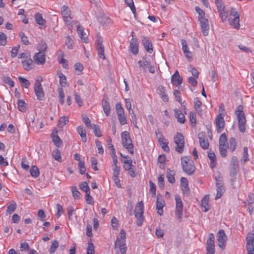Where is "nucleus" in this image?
<instances>
[{
	"mask_svg": "<svg viewBox=\"0 0 254 254\" xmlns=\"http://www.w3.org/2000/svg\"><path fill=\"white\" fill-rule=\"evenodd\" d=\"M51 137L52 141L56 146L59 147L61 145L62 142L60 138L57 135V131L55 133H52Z\"/></svg>",
	"mask_w": 254,
	"mask_h": 254,
	"instance_id": "34",
	"label": "nucleus"
},
{
	"mask_svg": "<svg viewBox=\"0 0 254 254\" xmlns=\"http://www.w3.org/2000/svg\"><path fill=\"white\" fill-rule=\"evenodd\" d=\"M16 208V204L14 201L7 207L6 212L9 214L13 213Z\"/></svg>",
	"mask_w": 254,
	"mask_h": 254,
	"instance_id": "49",
	"label": "nucleus"
},
{
	"mask_svg": "<svg viewBox=\"0 0 254 254\" xmlns=\"http://www.w3.org/2000/svg\"><path fill=\"white\" fill-rule=\"evenodd\" d=\"M33 60L37 64H44L45 63V55L43 52H39L33 56Z\"/></svg>",
	"mask_w": 254,
	"mask_h": 254,
	"instance_id": "18",
	"label": "nucleus"
},
{
	"mask_svg": "<svg viewBox=\"0 0 254 254\" xmlns=\"http://www.w3.org/2000/svg\"><path fill=\"white\" fill-rule=\"evenodd\" d=\"M183 82V78L181 77L179 74V71L176 70L174 74L172 76L171 78V82L172 83L176 85V86H179Z\"/></svg>",
	"mask_w": 254,
	"mask_h": 254,
	"instance_id": "21",
	"label": "nucleus"
},
{
	"mask_svg": "<svg viewBox=\"0 0 254 254\" xmlns=\"http://www.w3.org/2000/svg\"><path fill=\"white\" fill-rule=\"evenodd\" d=\"M142 43L146 51L149 53H151L153 51L152 45L149 39L143 37Z\"/></svg>",
	"mask_w": 254,
	"mask_h": 254,
	"instance_id": "24",
	"label": "nucleus"
},
{
	"mask_svg": "<svg viewBox=\"0 0 254 254\" xmlns=\"http://www.w3.org/2000/svg\"><path fill=\"white\" fill-rule=\"evenodd\" d=\"M175 116L177 119L178 122L184 124L185 122V118L184 114L178 110H175Z\"/></svg>",
	"mask_w": 254,
	"mask_h": 254,
	"instance_id": "37",
	"label": "nucleus"
},
{
	"mask_svg": "<svg viewBox=\"0 0 254 254\" xmlns=\"http://www.w3.org/2000/svg\"><path fill=\"white\" fill-rule=\"evenodd\" d=\"M102 106L106 116H109L111 112V107L107 99L102 100Z\"/></svg>",
	"mask_w": 254,
	"mask_h": 254,
	"instance_id": "26",
	"label": "nucleus"
},
{
	"mask_svg": "<svg viewBox=\"0 0 254 254\" xmlns=\"http://www.w3.org/2000/svg\"><path fill=\"white\" fill-rule=\"evenodd\" d=\"M61 14L68 28L71 30L73 28L72 23L74 21H72V18L70 16L71 11L69 8L66 5L63 6L61 8Z\"/></svg>",
	"mask_w": 254,
	"mask_h": 254,
	"instance_id": "5",
	"label": "nucleus"
},
{
	"mask_svg": "<svg viewBox=\"0 0 254 254\" xmlns=\"http://www.w3.org/2000/svg\"><path fill=\"white\" fill-rule=\"evenodd\" d=\"M2 81L7 84H8L10 87H13L14 83L13 81L8 76H3L2 78Z\"/></svg>",
	"mask_w": 254,
	"mask_h": 254,
	"instance_id": "55",
	"label": "nucleus"
},
{
	"mask_svg": "<svg viewBox=\"0 0 254 254\" xmlns=\"http://www.w3.org/2000/svg\"><path fill=\"white\" fill-rule=\"evenodd\" d=\"M181 44L182 45V50L185 57L187 59H190L192 58V53L189 50V48L187 45V42L185 40L182 39L181 40Z\"/></svg>",
	"mask_w": 254,
	"mask_h": 254,
	"instance_id": "23",
	"label": "nucleus"
},
{
	"mask_svg": "<svg viewBox=\"0 0 254 254\" xmlns=\"http://www.w3.org/2000/svg\"><path fill=\"white\" fill-rule=\"evenodd\" d=\"M209 198L207 196H204L201 200V207L202 211L204 212H207L210 209V207L208 205Z\"/></svg>",
	"mask_w": 254,
	"mask_h": 254,
	"instance_id": "30",
	"label": "nucleus"
},
{
	"mask_svg": "<svg viewBox=\"0 0 254 254\" xmlns=\"http://www.w3.org/2000/svg\"><path fill=\"white\" fill-rule=\"evenodd\" d=\"M53 156L56 160L60 162H62L61 151L58 149H55L53 150Z\"/></svg>",
	"mask_w": 254,
	"mask_h": 254,
	"instance_id": "43",
	"label": "nucleus"
},
{
	"mask_svg": "<svg viewBox=\"0 0 254 254\" xmlns=\"http://www.w3.org/2000/svg\"><path fill=\"white\" fill-rule=\"evenodd\" d=\"M75 24H76V26H77V32L78 34L81 39L84 40V42L86 43V41L87 39L86 34L84 32L83 28L79 25V23L77 22H75Z\"/></svg>",
	"mask_w": 254,
	"mask_h": 254,
	"instance_id": "27",
	"label": "nucleus"
},
{
	"mask_svg": "<svg viewBox=\"0 0 254 254\" xmlns=\"http://www.w3.org/2000/svg\"><path fill=\"white\" fill-rule=\"evenodd\" d=\"M214 235L212 233L209 235V238L207 240L206 245V254H214L215 253V245H214Z\"/></svg>",
	"mask_w": 254,
	"mask_h": 254,
	"instance_id": "12",
	"label": "nucleus"
},
{
	"mask_svg": "<svg viewBox=\"0 0 254 254\" xmlns=\"http://www.w3.org/2000/svg\"><path fill=\"white\" fill-rule=\"evenodd\" d=\"M215 3L218 11H222L225 9L224 4L222 0H215Z\"/></svg>",
	"mask_w": 254,
	"mask_h": 254,
	"instance_id": "56",
	"label": "nucleus"
},
{
	"mask_svg": "<svg viewBox=\"0 0 254 254\" xmlns=\"http://www.w3.org/2000/svg\"><path fill=\"white\" fill-rule=\"evenodd\" d=\"M174 175V174L173 171L169 170V172H167V178L168 182L171 184H173L175 181Z\"/></svg>",
	"mask_w": 254,
	"mask_h": 254,
	"instance_id": "59",
	"label": "nucleus"
},
{
	"mask_svg": "<svg viewBox=\"0 0 254 254\" xmlns=\"http://www.w3.org/2000/svg\"><path fill=\"white\" fill-rule=\"evenodd\" d=\"M77 131L82 138V141L84 142H86V131L84 128L82 126H79L77 128Z\"/></svg>",
	"mask_w": 254,
	"mask_h": 254,
	"instance_id": "36",
	"label": "nucleus"
},
{
	"mask_svg": "<svg viewBox=\"0 0 254 254\" xmlns=\"http://www.w3.org/2000/svg\"><path fill=\"white\" fill-rule=\"evenodd\" d=\"M35 18L36 23L40 25L41 26L45 25V19H44L43 18V17H42L41 14H40L39 13H36L35 15Z\"/></svg>",
	"mask_w": 254,
	"mask_h": 254,
	"instance_id": "39",
	"label": "nucleus"
},
{
	"mask_svg": "<svg viewBox=\"0 0 254 254\" xmlns=\"http://www.w3.org/2000/svg\"><path fill=\"white\" fill-rule=\"evenodd\" d=\"M58 93L59 94V101L62 105H64V92L63 89L62 88H59L58 89Z\"/></svg>",
	"mask_w": 254,
	"mask_h": 254,
	"instance_id": "53",
	"label": "nucleus"
},
{
	"mask_svg": "<svg viewBox=\"0 0 254 254\" xmlns=\"http://www.w3.org/2000/svg\"><path fill=\"white\" fill-rule=\"evenodd\" d=\"M113 177L115 178L116 180L119 182L120 180L118 179V176L120 174V168L119 166L116 165L113 166Z\"/></svg>",
	"mask_w": 254,
	"mask_h": 254,
	"instance_id": "45",
	"label": "nucleus"
},
{
	"mask_svg": "<svg viewBox=\"0 0 254 254\" xmlns=\"http://www.w3.org/2000/svg\"><path fill=\"white\" fill-rule=\"evenodd\" d=\"M122 143L124 147L131 154L134 153L133 145L128 132L127 131L121 133Z\"/></svg>",
	"mask_w": 254,
	"mask_h": 254,
	"instance_id": "4",
	"label": "nucleus"
},
{
	"mask_svg": "<svg viewBox=\"0 0 254 254\" xmlns=\"http://www.w3.org/2000/svg\"><path fill=\"white\" fill-rule=\"evenodd\" d=\"M150 62L147 61H139L138 64L139 68L142 69L144 71H146V68L149 66Z\"/></svg>",
	"mask_w": 254,
	"mask_h": 254,
	"instance_id": "46",
	"label": "nucleus"
},
{
	"mask_svg": "<svg viewBox=\"0 0 254 254\" xmlns=\"http://www.w3.org/2000/svg\"><path fill=\"white\" fill-rule=\"evenodd\" d=\"M73 40L69 36H67L65 38V45L66 46L68 49H73Z\"/></svg>",
	"mask_w": 254,
	"mask_h": 254,
	"instance_id": "50",
	"label": "nucleus"
},
{
	"mask_svg": "<svg viewBox=\"0 0 254 254\" xmlns=\"http://www.w3.org/2000/svg\"><path fill=\"white\" fill-rule=\"evenodd\" d=\"M189 118H190V121L191 123V124H192V126L193 127L195 126V125L196 124V122L195 113L194 112H190Z\"/></svg>",
	"mask_w": 254,
	"mask_h": 254,
	"instance_id": "61",
	"label": "nucleus"
},
{
	"mask_svg": "<svg viewBox=\"0 0 254 254\" xmlns=\"http://www.w3.org/2000/svg\"><path fill=\"white\" fill-rule=\"evenodd\" d=\"M122 162L123 163H124V167L125 170H130L131 167H133L134 166L132 164V161L131 159L127 160H122Z\"/></svg>",
	"mask_w": 254,
	"mask_h": 254,
	"instance_id": "40",
	"label": "nucleus"
},
{
	"mask_svg": "<svg viewBox=\"0 0 254 254\" xmlns=\"http://www.w3.org/2000/svg\"><path fill=\"white\" fill-rule=\"evenodd\" d=\"M59 77L60 78V83L63 87L65 86L66 83V79L65 76L62 72L59 73Z\"/></svg>",
	"mask_w": 254,
	"mask_h": 254,
	"instance_id": "51",
	"label": "nucleus"
},
{
	"mask_svg": "<svg viewBox=\"0 0 254 254\" xmlns=\"http://www.w3.org/2000/svg\"><path fill=\"white\" fill-rule=\"evenodd\" d=\"M96 49L98 51V55L101 59L105 60V56L104 55V46L102 44V37L99 34H97L96 36Z\"/></svg>",
	"mask_w": 254,
	"mask_h": 254,
	"instance_id": "11",
	"label": "nucleus"
},
{
	"mask_svg": "<svg viewBox=\"0 0 254 254\" xmlns=\"http://www.w3.org/2000/svg\"><path fill=\"white\" fill-rule=\"evenodd\" d=\"M59 247V242L56 240H54L52 241V245L50 246V249H49V253L50 254H53L55 252L56 249Z\"/></svg>",
	"mask_w": 254,
	"mask_h": 254,
	"instance_id": "42",
	"label": "nucleus"
},
{
	"mask_svg": "<svg viewBox=\"0 0 254 254\" xmlns=\"http://www.w3.org/2000/svg\"><path fill=\"white\" fill-rule=\"evenodd\" d=\"M78 167L79 168L80 173L81 174H84L86 171V168L85 166L84 162L83 161L78 162Z\"/></svg>",
	"mask_w": 254,
	"mask_h": 254,
	"instance_id": "64",
	"label": "nucleus"
},
{
	"mask_svg": "<svg viewBox=\"0 0 254 254\" xmlns=\"http://www.w3.org/2000/svg\"><path fill=\"white\" fill-rule=\"evenodd\" d=\"M217 237L219 247L222 249H224L226 246L227 237L223 230L221 229L219 231L217 234Z\"/></svg>",
	"mask_w": 254,
	"mask_h": 254,
	"instance_id": "14",
	"label": "nucleus"
},
{
	"mask_svg": "<svg viewBox=\"0 0 254 254\" xmlns=\"http://www.w3.org/2000/svg\"><path fill=\"white\" fill-rule=\"evenodd\" d=\"M157 92L164 101L167 102L168 101V96L165 93V88L163 86H159L158 87Z\"/></svg>",
	"mask_w": 254,
	"mask_h": 254,
	"instance_id": "32",
	"label": "nucleus"
},
{
	"mask_svg": "<svg viewBox=\"0 0 254 254\" xmlns=\"http://www.w3.org/2000/svg\"><path fill=\"white\" fill-rule=\"evenodd\" d=\"M92 128L93 129L95 135L97 137H100L102 136V132L99 126L97 125H93Z\"/></svg>",
	"mask_w": 254,
	"mask_h": 254,
	"instance_id": "58",
	"label": "nucleus"
},
{
	"mask_svg": "<svg viewBox=\"0 0 254 254\" xmlns=\"http://www.w3.org/2000/svg\"><path fill=\"white\" fill-rule=\"evenodd\" d=\"M68 122V119L66 117L63 116L62 117L59 121L58 126L59 127H63L67 122Z\"/></svg>",
	"mask_w": 254,
	"mask_h": 254,
	"instance_id": "54",
	"label": "nucleus"
},
{
	"mask_svg": "<svg viewBox=\"0 0 254 254\" xmlns=\"http://www.w3.org/2000/svg\"><path fill=\"white\" fill-rule=\"evenodd\" d=\"M79 187L80 189H81L86 193L89 192L90 189L86 182H84L80 183V184L79 185Z\"/></svg>",
	"mask_w": 254,
	"mask_h": 254,
	"instance_id": "62",
	"label": "nucleus"
},
{
	"mask_svg": "<svg viewBox=\"0 0 254 254\" xmlns=\"http://www.w3.org/2000/svg\"><path fill=\"white\" fill-rule=\"evenodd\" d=\"M215 180L217 191L215 199L217 200L222 196L223 193L225 191V188L223 184V178L220 173H217V176L215 177Z\"/></svg>",
	"mask_w": 254,
	"mask_h": 254,
	"instance_id": "6",
	"label": "nucleus"
},
{
	"mask_svg": "<svg viewBox=\"0 0 254 254\" xmlns=\"http://www.w3.org/2000/svg\"><path fill=\"white\" fill-rule=\"evenodd\" d=\"M239 20V16L233 18L229 17L228 18L229 23L230 25L236 29H239L240 28Z\"/></svg>",
	"mask_w": 254,
	"mask_h": 254,
	"instance_id": "29",
	"label": "nucleus"
},
{
	"mask_svg": "<svg viewBox=\"0 0 254 254\" xmlns=\"http://www.w3.org/2000/svg\"><path fill=\"white\" fill-rule=\"evenodd\" d=\"M17 104L19 111L24 112L26 110V104L24 101L22 100H18Z\"/></svg>",
	"mask_w": 254,
	"mask_h": 254,
	"instance_id": "60",
	"label": "nucleus"
},
{
	"mask_svg": "<svg viewBox=\"0 0 254 254\" xmlns=\"http://www.w3.org/2000/svg\"><path fill=\"white\" fill-rule=\"evenodd\" d=\"M18 80L20 83L22 84V86L26 88H28L30 85L29 81L26 78L19 76L18 77Z\"/></svg>",
	"mask_w": 254,
	"mask_h": 254,
	"instance_id": "48",
	"label": "nucleus"
},
{
	"mask_svg": "<svg viewBox=\"0 0 254 254\" xmlns=\"http://www.w3.org/2000/svg\"><path fill=\"white\" fill-rule=\"evenodd\" d=\"M198 138L200 146L203 149H207L209 146V143L208 140L206 139L205 133L204 132H199L198 134Z\"/></svg>",
	"mask_w": 254,
	"mask_h": 254,
	"instance_id": "16",
	"label": "nucleus"
},
{
	"mask_svg": "<svg viewBox=\"0 0 254 254\" xmlns=\"http://www.w3.org/2000/svg\"><path fill=\"white\" fill-rule=\"evenodd\" d=\"M176 207L175 216L179 222L181 221L183 215V204L180 196L179 195H175Z\"/></svg>",
	"mask_w": 254,
	"mask_h": 254,
	"instance_id": "10",
	"label": "nucleus"
},
{
	"mask_svg": "<svg viewBox=\"0 0 254 254\" xmlns=\"http://www.w3.org/2000/svg\"><path fill=\"white\" fill-rule=\"evenodd\" d=\"M82 121L89 128H92L93 125L91 124L90 120L86 115H83L82 116Z\"/></svg>",
	"mask_w": 254,
	"mask_h": 254,
	"instance_id": "57",
	"label": "nucleus"
},
{
	"mask_svg": "<svg viewBox=\"0 0 254 254\" xmlns=\"http://www.w3.org/2000/svg\"><path fill=\"white\" fill-rule=\"evenodd\" d=\"M201 102L198 99V98H195L194 99V108L197 114L201 115L202 113L201 110Z\"/></svg>",
	"mask_w": 254,
	"mask_h": 254,
	"instance_id": "31",
	"label": "nucleus"
},
{
	"mask_svg": "<svg viewBox=\"0 0 254 254\" xmlns=\"http://www.w3.org/2000/svg\"><path fill=\"white\" fill-rule=\"evenodd\" d=\"M125 3L128 6H129L132 11V13L134 15V16L136 14V9L135 7L134 4V2L133 1V0H124Z\"/></svg>",
	"mask_w": 254,
	"mask_h": 254,
	"instance_id": "41",
	"label": "nucleus"
},
{
	"mask_svg": "<svg viewBox=\"0 0 254 254\" xmlns=\"http://www.w3.org/2000/svg\"><path fill=\"white\" fill-rule=\"evenodd\" d=\"M236 139L234 137H231L229 140L228 145H227L228 149L233 152L236 149Z\"/></svg>",
	"mask_w": 254,
	"mask_h": 254,
	"instance_id": "33",
	"label": "nucleus"
},
{
	"mask_svg": "<svg viewBox=\"0 0 254 254\" xmlns=\"http://www.w3.org/2000/svg\"><path fill=\"white\" fill-rule=\"evenodd\" d=\"M143 203L142 201L138 202L134 209V215L137 219L136 224L137 226L141 225L143 221Z\"/></svg>",
	"mask_w": 254,
	"mask_h": 254,
	"instance_id": "8",
	"label": "nucleus"
},
{
	"mask_svg": "<svg viewBox=\"0 0 254 254\" xmlns=\"http://www.w3.org/2000/svg\"><path fill=\"white\" fill-rule=\"evenodd\" d=\"M215 125L217 133H220L225 127V122L221 114L217 115L215 118Z\"/></svg>",
	"mask_w": 254,
	"mask_h": 254,
	"instance_id": "15",
	"label": "nucleus"
},
{
	"mask_svg": "<svg viewBox=\"0 0 254 254\" xmlns=\"http://www.w3.org/2000/svg\"><path fill=\"white\" fill-rule=\"evenodd\" d=\"M129 49L134 55H137L138 53V43L132 36L129 45Z\"/></svg>",
	"mask_w": 254,
	"mask_h": 254,
	"instance_id": "22",
	"label": "nucleus"
},
{
	"mask_svg": "<svg viewBox=\"0 0 254 254\" xmlns=\"http://www.w3.org/2000/svg\"><path fill=\"white\" fill-rule=\"evenodd\" d=\"M243 109L242 105H239L235 110V114L238 121L239 129L241 132H244L246 130V119Z\"/></svg>",
	"mask_w": 254,
	"mask_h": 254,
	"instance_id": "3",
	"label": "nucleus"
},
{
	"mask_svg": "<svg viewBox=\"0 0 254 254\" xmlns=\"http://www.w3.org/2000/svg\"><path fill=\"white\" fill-rule=\"evenodd\" d=\"M227 141V137L226 134L224 133H222L219 138V145H226V142Z\"/></svg>",
	"mask_w": 254,
	"mask_h": 254,
	"instance_id": "52",
	"label": "nucleus"
},
{
	"mask_svg": "<svg viewBox=\"0 0 254 254\" xmlns=\"http://www.w3.org/2000/svg\"><path fill=\"white\" fill-rule=\"evenodd\" d=\"M247 251L250 252L254 251V234H250L246 238Z\"/></svg>",
	"mask_w": 254,
	"mask_h": 254,
	"instance_id": "17",
	"label": "nucleus"
},
{
	"mask_svg": "<svg viewBox=\"0 0 254 254\" xmlns=\"http://www.w3.org/2000/svg\"><path fill=\"white\" fill-rule=\"evenodd\" d=\"M126 232L124 229L120 231L115 243V251L117 254H126L127 247L126 245Z\"/></svg>",
	"mask_w": 254,
	"mask_h": 254,
	"instance_id": "1",
	"label": "nucleus"
},
{
	"mask_svg": "<svg viewBox=\"0 0 254 254\" xmlns=\"http://www.w3.org/2000/svg\"><path fill=\"white\" fill-rule=\"evenodd\" d=\"M116 111L118 116V119L121 126L125 125L127 124V120L125 115L124 108L122 106L120 103L116 104Z\"/></svg>",
	"mask_w": 254,
	"mask_h": 254,
	"instance_id": "9",
	"label": "nucleus"
},
{
	"mask_svg": "<svg viewBox=\"0 0 254 254\" xmlns=\"http://www.w3.org/2000/svg\"><path fill=\"white\" fill-rule=\"evenodd\" d=\"M227 145H219V150L221 156L225 157L227 155Z\"/></svg>",
	"mask_w": 254,
	"mask_h": 254,
	"instance_id": "44",
	"label": "nucleus"
},
{
	"mask_svg": "<svg viewBox=\"0 0 254 254\" xmlns=\"http://www.w3.org/2000/svg\"><path fill=\"white\" fill-rule=\"evenodd\" d=\"M201 19L199 20L201 26L202 33L204 36L208 35L209 29L208 20L205 18H201Z\"/></svg>",
	"mask_w": 254,
	"mask_h": 254,
	"instance_id": "19",
	"label": "nucleus"
},
{
	"mask_svg": "<svg viewBox=\"0 0 254 254\" xmlns=\"http://www.w3.org/2000/svg\"><path fill=\"white\" fill-rule=\"evenodd\" d=\"M208 157L210 159V167L211 169H213L216 167L215 155L213 152L210 151L208 152Z\"/></svg>",
	"mask_w": 254,
	"mask_h": 254,
	"instance_id": "35",
	"label": "nucleus"
},
{
	"mask_svg": "<svg viewBox=\"0 0 254 254\" xmlns=\"http://www.w3.org/2000/svg\"><path fill=\"white\" fill-rule=\"evenodd\" d=\"M72 195L74 199H78L80 198V193L77 190L75 187H72L71 188Z\"/></svg>",
	"mask_w": 254,
	"mask_h": 254,
	"instance_id": "63",
	"label": "nucleus"
},
{
	"mask_svg": "<svg viewBox=\"0 0 254 254\" xmlns=\"http://www.w3.org/2000/svg\"><path fill=\"white\" fill-rule=\"evenodd\" d=\"M174 142L176 144L175 150L179 153H182L184 151L185 139L183 135L180 132H177L174 137Z\"/></svg>",
	"mask_w": 254,
	"mask_h": 254,
	"instance_id": "7",
	"label": "nucleus"
},
{
	"mask_svg": "<svg viewBox=\"0 0 254 254\" xmlns=\"http://www.w3.org/2000/svg\"><path fill=\"white\" fill-rule=\"evenodd\" d=\"M23 67L26 70H31L34 66L33 61L31 57L27 59L26 61H21Z\"/></svg>",
	"mask_w": 254,
	"mask_h": 254,
	"instance_id": "25",
	"label": "nucleus"
},
{
	"mask_svg": "<svg viewBox=\"0 0 254 254\" xmlns=\"http://www.w3.org/2000/svg\"><path fill=\"white\" fill-rule=\"evenodd\" d=\"M31 175L34 177H37L39 175V170L37 167L33 166L30 170Z\"/></svg>",
	"mask_w": 254,
	"mask_h": 254,
	"instance_id": "47",
	"label": "nucleus"
},
{
	"mask_svg": "<svg viewBox=\"0 0 254 254\" xmlns=\"http://www.w3.org/2000/svg\"><path fill=\"white\" fill-rule=\"evenodd\" d=\"M231 165L232 166L231 173L234 175L236 174L238 170V163L237 158L236 156H233L231 159Z\"/></svg>",
	"mask_w": 254,
	"mask_h": 254,
	"instance_id": "28",
	"label": "nucleus"
},
{
	"mask_svg": "<svg viewBox=\"0 0 254 254\" xmlns=\"http://www.w3.org/2000/svg\"><path fill=\"white\" fill-rule=\"evenodd\" d=\"M181 166L183 171L188 175H191L195 170L193 161L188 156L181 158Z\"/></svg>",
	"mask_w": 254,
	"mask_h": 254,
	"instance_id": "2",
	"label": "nucleus"
},
{
	"mask_svg": "<svg viewBox=\"0 0 254 254\" xmlns=\"http://www.w3.org/2000/svg\"><path fill=\"white\" fill-rule=\"evenodd\" d=\"M165 206V202L162 197H159V196L157 197L156 200V209L157 210V213L161 216L163 214V207Z\"/></svg>",
	"mask_w": 254,
	"mask_h": 254,
	"instance_id": "20",
	"label": "nucleus"
},
{
	"mask_svg": "<svg viewBox=\"0 0 254 254\" xmlns=\"http://www.w3.org/2000/svg\"><path fill=\"white\" fill-rule=\"evenodd\" d=\"M160 145L161 146L162 149L167 152L170 151V148L168 146V142L166 141V139L164 138L162 140L158 141Z\"/></svg>",
	"mask_w": 254,
	"mask_h": 254,
	"instance_id": "38",
	"label": "nucleus"
},
{
	"mask_svg": "<svg viewBox=\"0 0 254 254\" xmlns=\"http://www.w3.org/2000/svg\"><path fill=\"white\" fill-rule=\"evenodd\" d=\"M34 91L35 95L39 100H43L45 96L42 84L38 80H36L34 84Z\"/></svg>",
	"mask_w": 254,
	"mask_h": 254,
	"instance_id": "13",
	"label": "nucleus"
}]
</instances>
